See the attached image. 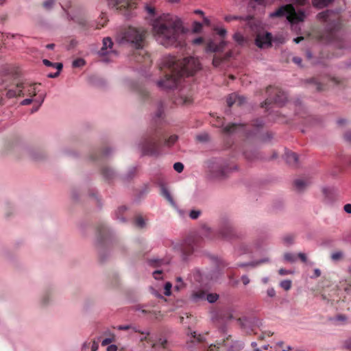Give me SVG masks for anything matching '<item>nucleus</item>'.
Returning a JSON list of instances; mask_svg holds the SVG:
<instances>
[{
    "mask_svg": "<svg viewBox=\"0 0 351 351\" xmlns=\"http://www.w3.org/2000/svg\"><path fill=\"white\" fill-rule=\"evenodd\" d=\"M166 103L160 100L156 104V110L154 114L153 124L147 133L142 137L138 147L143 156L158 157L162 154V147H171L178 139L176 134L165 139V131L160 126L165 118Z\"/></svg>",
    "mask_w": 351,
    "mask_h": 351,
    "instance_id": "obj_1",
    "label": "nucleus"
},
{
    "mask_svg": "<svg viewBox=\"0 0 351 351\" xmlns=\"http://www.w3.org/2000/svg\"><path fill=\"white\" fill-rule=\"evenodd\" d=\"M163 77L156 81L157 86L162 90L177 88L180 79L185 75H193L201 69V64L197 58L188 56L182 61L171 55L164 56L160 63Z\"/></svg>",
    "mask_w": 351,
    "mask_h": 351,
    "instance_id": "obj_2",
    "label": "nucleus"
},
{
    "mask_svg": "<svg viewBox=\"0 0 351 351\" xmlns=\"http://www.w3.org/2000/svg\"><path fill=\"white\" fill-rule=\"evenodd\" d=\"M153 31L156 41L165 47L185 46L186 31L177 16L167 14L160 16L153 23Z\"/></svg>",
    "mask_w": 351,
    "mask_h": 351,
    "instance_id": "obj_3",
    "label": "nucleus"
},
{
    "mask_svg": "<svg viewBox=\"0 0 351 351\" xmlns=\"http://www.w3.org/2000/svg\"><path fill=\"white\" fill-rule=\"evenodd\" d=\"M330 14L331 12L330 10H326L317 14L319 19L326 23V33L324 35L326 41L332 45L337 49L342 51V53L351 50V38L341 35V24L337 20H331L330 19Z\"/></svg>",
    "mask_w": 351,
    "mask_h": 351,
    "instance_id": "obj_4",
    "label": "nucleus"
},
{
    "mask_svg": "<svg viewBox=\"0 0 351 351\" xmlns=\"http://www.w3.org/2000/svg\"><path fill=\"white\" fill-rule=\"evenodd\" d=\"M144 33L138 29L129 27L121 34L119 38L120 43H128L136 49L131 57V60L143 63L141 70L146 75L145 68L149 64V56L143 50Z\"/></svg>",
    "mask_w": 351,
    "mask_h": 351,
    "instance_id": "obj_5",
    "label": "nucleus"
},
{
    "mask_svg": "<svg viewBox=\"0 0 351 351\" xmlns=\"http://www.w3.org/2000/svg\"><path fill=\"white\" fill-rule=\"evenodd\" d=\"M207 256L215 266V268L209 271L195 269L191 274V279L201 285H207L210 281L217 280L223 275V269L232 268L230 266V263L221 256L213 254H208Z\"/></svg>",
    "mask_w": 351,
    "mask_h": 351,
    "instance_id": "obj_6",
    "label": "nucleus"
},
{
    "mask_svg": "<svg viewBox=\"0 0 351 351\" xmlns=\"http://www.w3.org/2000/svg\"><path fill=\"white\" fill-rule=\"evenodd\" d=\"M264 125V121L262 119H256L252 121V128L250 129L249 126L243 123H230L224 125L221 121V127L222 132L226 135H232L237 133L244 134L247 138L256 137Z\"/></svg>",
    "mask_w": 351,
    "mask_h": 351,
    "instance_id": "obj_7",
    "label": "nucleus"
},
{
    "mask_svg": "<svg viewBox=\"0 0 351 351\" xmlns=\"http://www.w3.org/2000/svg\"><path fill=\"white\" fill-rule=\"evenodd\" d=\"M118 329L120 330H131V332H138L144 337L141 338V341H147V343L150 345L154 351H160L161 350L166 349L168 346V342L165 339L154 338V337H149L150 332L149 330H141L140 328L134 324H124L119 325Z\"/></svg>",
    "mask_w": 351,
    "mask_h": 351,
    "instance_id": "obj_8",
    "label": "nucleus"
},
{
    "mask_svg": "<svg viewBox=\"0 0 351 351\" xmlns=\"http://www.w3.org/2000/svg\"><path fill=\"white\" fill-rule=\"evenodd\" d=\"M217 231L221 239L230 241L237 238V233L232 216L228 214L221 215L219 219Z\"/></svg>",
    "mask_w": 351,
    "mask_h": 351,
    "instance_id": "obj_9",
    "label": "nucleus"
},
{
    "mask_svg": "<svg viewBox=\"0 0 351 351\" xmlns=\"http://www.w3.org/2000/svg\"><path fill=\"white\" fill-rule=\"evenodd\" d=\"M116 233L106 222L101 221L97 228L96 243L100 248L99 254L102 258V251L115 239Z\"/></svg>",
    "mask_w": 351,
    "mask_h": 351,
    "instance_id": "obj_10",
    "label": "nucleus"
},
{
    "mask_svg": "<svg viewBox=\"0 0 351 351\" xmlns=\"http://www.w3.org/2000/svg\"><path fill=\"white\" fill-rule=\"evenodd\" d=\"M229 160L221 157L212 158L207 162L208 171L214 178L221 179L226 177L229 169Z\"/></svg>",
    "mask_w": 351,
    "mask_h": 351,
    "instance_id": "obj_11",
    "label": "nucleus"
},
{
    "mask_svg": "<svg viewBox=\"0 0 351 351\" xmlns=\"http://www.w3.org/2000/svg\"><path fill=\"white\" fill-rule=\"evenodd\" d=\"M174 250L178 253L183 261H187L198 248V244L193 238L188 237L173 244Z\"/></svg>",
    "mask_w": 351,
    "mask_h": 351,
    "instance_id": "obj_12",
    "label": "nucleus"
},
{
    "mask_svg": "<svg viewBox=\"0 0 351 351\" xmlns=\"http://www.w3.org/2000/svg\"><path fill=\"white\" fill-rule=\"evenodd\" d=\"M266 93L267 98L262 104V107L265 108L267 110L269 109V106L271 103L281 106L285 104L287 100L285 93L277 87L269 86L267 88Z\"/></svg>",
    "mask_w": 351,
    "mask_h": 351,
    "instance_id": "obj_13",
    "label": "nucleus"
},
{
    "mask_svg": "<svg viewBox=\"0 0 351 351\" xmlns=\"http://www.w3.org/2000/svg\"><path fill=\"white\" fill-rule=\"evenodd\" d=\"M219 331L222 336V344L228 351H239L244 347V343L241 341H229L230 335H227V326L226 324H221L219 327Z\"/></svg>",
    "mask_w": 351,
    "mask_h": 351,
    "instance_id": "obj_14",
    "label": "nucleus"
},
{
    "mask_svg": "<svg viewBox=\"0 0 351 351\" xmlns=\"http://www.w3.org/2000/svg\"><path fill=\"white\" fill-rule=\"evenodd\" d=\"M66 15L69 20L77 23L84 31H86L89 27L91 26L90 23L87 21L84 12L82 10L76 11L73 14L66 12Z\"/></svg>",
    "mask_w": 351,
    "mask_h": 351,
    "instance_id": "obj_15",
    "label": "nucleus"
},
{
    "mask_svg": "<svg viewBox=\"0 0 351 351\" xmlns=\"http://www.w3.org/2000/svg\"><path fill=\"white\" fill-rule=\"evenodd\" d=\"M187 335L189 339L186 341V346L187 349L191 351H194L196 348V344L202 343L206 341V334H197L195 331H191L190 329L188 330Z\"/></svg>",
    "mask_w": 351,
    "mask_h": 351,
    "instance_id": "obj_16",
    "label": "nucleus"
},
{
    "mask_svg": "<svg viewBox=\"0 0 351 351\" xmlns=\"http://www.w3.org/2000/svg\"><path fill=\"white\" fill-rule=\"evenodd\" d=\"M128 86L134 92H135L143 101H148L149 98V92L148 89L143 84L134 80L128 81Z\"/></svg>",
    "mask_w": 351,
    "mask_h": 351,
    "instance_id": "obj_17",
    "label": "nucleus"
},
{
    "mask_svg": "<svg viewBox=\"0 0 351 351\" xmlns=\"http://www.w3.org/2000/svg\"><path fill=\"white\" fill-rule=\"evenodd\" d=\"M114 152L115 149L112 147H106L101 152L93 150L89 156V159L93 162H99L103 158H108L112 156Z\"/></svg>",
    "mask_w": 351,
    "mask_h": 351,
    "instance_id": "obj_18",
    "label": "nucleus"
},
{
    "mask_svg": "<svg viewBox=\"0 0 351 351\" xmlns=\"http://www.w3.org/2000/svg\"><path fill=\"white\" fill-rule=\"evenodd\" d=\"M101 174L105 182L112 184L119 177L118 172L112 167L104 165L100 169Z\"/></svg>",
    "mask_w": 351,
    "mask_h": 351,
    "instance_id": "obj_19",
    "label": "nucleus"
},
{
    "mask_svg": "<svg viewBox=\"0 0 351 351\" xmlns=\"http://www.w3.org/2000/svg\"><path fill=\"white\" fill-rule=\"evenodd\" d=\"M255 44L261 49L271 47L272 45L271 34L267 32L257 34L255 38Z\"/></svg>",
    "mask_w": 351,
    "mask_h": 351,
    "instance_id": "obj_20",
    "label": "nucleus"
},
{
    "mask_svg": "<svg viewBox=\"0 0 351 351\" xmlns=\"http://www.w3.org/2000/svg\"><path fill=\"white\" fill-rule=\"evenodd\" d=\"M322 193L324 202L330 204L335 201L338 195V190L334 186H324Z\"/></svg>",
    "mask_w": 351,
    "mask_h": 351,
    "instance_id": "obj_21",
    "label": "nucleus"
},
{
    "mask_svg": "<svg viewBox=\"0 0 351 351\" xmlns=\"http://www.w3.org/2000/svg\"><path fill=\"white\" fill-rule=\"evenodd\" d=\"M199 234L202 239H206L210 241H214L219 239L217 235V231H215L206 225H203L201 227Z\"/></svg>",
    "mask_w": 351,
    "mask_h": 351,
    "instance_id": "obj_22",
    "label": "nucleus"
},
{
    "mask_svg": "<svg viewBox=\"0 0 351 351\" xmlns=\"http://www.w3.org/2000/svg\"><path fill=\"white\" fill-rule=\"evenodd\" d=\"M269 17L270 19L285 17L289 21L291 19V14L289 11L288 6L287 5H282L275 11L270 12Z\"/></svg>",
    "mask_w": 351,
    "mask_h": 351,
    "instance_id": "obj_23",
    "label": "nucleus"
},
{
    "mask_svg": "<svg viewBox=\"0 0 351 351\" xmlns=\"http://www.w3.org/2000/svg\"><path fill=\"white\" fill-rule=\"evenodd\" d=\"M128 210L126 206H119L112 214V217L120 223H126L128 222V219L124 216L125 212Z\"/></svg>",
    "mask_w": 351,
    "mask_h": 351,
    "instance_id": "obj_24",
    "label": "nucleus"
},
{
    "mask_svg": "<svg viewBox=\"0 0 351 351\" xmlns=\"http://www.w3.org/2000/svg\"><path fill=\"white\" fill-rule=\"evenodd\" d=\"M113 43L110 38L106 37L103 39L102 47L99 50L98 54L99 56H105L110 53L114 52L112 49Z\"/></svg>",
    "mask_w": 351,
    "mask_h": 351,
    "instance_id": "obj_25",
    "label": "nucleus"
},
{
    "mask_svg": "<svg viewBox=\"0 0 351 351\" xmlns=\"http://www.w3.org/2000/svg\"><path fill=\"white\" fill-rule=\"evenodd\" d=\"M206 291L203 289H195L192 291L190 300L195 303L206 300Z\"/></svg>",
    "mask_w": 351,
    "mask_h": 351,
    "instance_id": "obj_26",
    "label": "nucleus"
},
{
    "mask_svg": "<svg viewBox=\"0 0 351 351\" xmlns=\"http://www.w3.org/2000/svg\"><path fill=\"white\" fill-rule=\"evenodd\" d=\"M226 101L228 107L230 108L234 104L237 106L243 105L246 102V98L236 93H232L228 97Z\"/></svg>",
    "mask_w": 351,
    "mask_h": 351,
    "instance_id": "obj_27",
    "label": "nucleus"
},
{
    "mask_svg": "<svg viewBox=\"0 0 351 351\" xmlns=\"http://www.w3.org/2000/svg\"><path fill=\"white\" fill-rule=\"evenodd\" d=\"M237 253L239 255L252 254L254 252V245L250 243H241L237 249Z\"/></svg>",
    "mask_w": 351,
    "mask_h": 351,
    "instance_id": "obj_28",
    "label": "nucleus"
},
{
    "mask_svg": "<svg viewBox=\"0 0 351 351\" xmlns=\"http://www.w3.org/2000/svg\"><path fill=\"white\" fill-rule=\"evenodd\" d=\"M226 46V43L224 41H221L219 44L214 43L213 41H210L206 47V51L208 52H221L223 50Z\"/></svg>",
    "mask_w": 351,
    "mask_h": 351,
    "instance_id": "obj_29",
    "label": "nucleus"
},
{
    "mask_svg": "<svg viewBox=\"0 0 351 351\" xmlns=\"http://www.w3.org/2000/svg\"><path fill=\"white\" fill-rule=\"evenodd\" d=\"M306 18V12L303 10H298L294 11L293 16H291V19L289 20L290 23L293 25L294 23H300L304 21Z\"/></svg>",
    "mask_w": 351,
    "mask_h": 351,
    "instance_id": "obj_30",
    "label": "nucleus"
},
{
    "mask_svg": "<svg viewBox=\"0 0 351 351\" xmlns=\"http://www.w3.org/2000/svg\"><path fill=\"white\" fill-rule=\"evenodd\" d=\"M160 195L162 197H164L172 206L176 207V203L174 201L173 197L171 196V193L167 189V187L164 184H160Z\"/></svg>",
    "mask_w": 351,
    "mask_h": 351,
    "instance_id": "obj_31",
    "label": "nucleus"
},
{
    "mask_svg": "<svg viewBox=\"0 0 351 351\" xmlns=\"http://www.w3.org/2000/svg\"><path fill=\"white\" fill-rule=\"evenodd\" d=\"M254 19V16L248 14L244 16H239V15H227L225 16L224 19L226 22H230L232 20H239L245 21L247 23H250Z\"/></svg>",
    "mask_w": 351,
    "mask_h": 351,
    "instance_id": "obj_32",
    "label": "nucleus"
},
{
    "mask_svg": "<svg viewBox=\"0 0 351 351\" xmlns=\"http://www.w3.org/2000/svg\"><path fill=\"white\" fill-rule=\"evenodd\" d=\"M110 6L116 8L117 10H126L128 6L127 0H107Z\"/></svg>",
    "mask_w": 351,
    "mask_h": 351,
    "instance_id": "obj_33",
    "label": "nucleus"
},
{
    "mask_svg": "<svg viewBox=\"0 0 351 351\" xmlns=\"http://www.w3.org/2000/svg\"><path fill=\"white\" fill-rule=\"evenodd\" d=\"M286 162L292 166H297L298 163V156L296 153L287 152L285 155Z\"/></svg>",
    "mask_w": 351,
    "mask_h": 351,
    "instance_id": "obj_34",
    "label": "nucleus"
},
{
    "mask_svg": "<svg viewBox=\"0 0 351 351\" xmlns=\"http://www.w3.org/2000/svg\"><path fill=\"white\" fill-rule=\"evenodd\" d=\"M267 0H250L247 3L248 12L254 11L256 8V5L265 6Z\"/></svg>",
    "mask_w": 351,
    "mask_h": 351,
    "instance_id": "obj_35",
    "label": "nucleus"
},
{
    "mask_svg": "<svg viewBox=\"0 0 351 351\" xmlns=\"http://www.w3.org/2000/svg\"><path fill=\"white\" fill-rule=\"evenodd\" d=\"M88 195L96 201L97 207L101 208L103 202L101 196L98 193V191L95 189H90Z\"/></svg>",
    "mask_w": 351,
    "mask_h": 351,
    "instance_id": "obj_36",
    "label": "nucleus"
},
{
    "mask_svg": "<svg viewBox=\"0 0 351 351\" xmlns=\"http://www.w3.org/2000/svg\"><path fill=\"white\" fill-rule=\"evenodd\" d=\"M137 171V167L136 166H132L130 167L128 170V171L123 176H121L120 178L123 181H128L131 179H132L136 173Z\"/></svg>",
    "mask_w": 351,
    "mask_h": 351,
    "instance_id": "obj_37",
    "label": "nucleus"
},
{
    "mask_svg": "<svg viewBox=\"0 0 351 351\" xmlns=\"http://www.w3.org/2000/svg\"><path fill=\"white\" fill-rule=\"evenodd\" d=\"M17 87L19 88V93H16L15 90L10 89L6 93V97L8 98H14L17 96H21L23 95L22 88H23V85L22 83H19L17 84Z\"/></svg>",
    "mask_w": 351,
    "mask_h": 351,
    "instance_id": "obj_38",
    "label": "nucleus"
},
{
    "mask_svg": "<svg viewBox=\"0 0 351 351\" xmlns=\"http://www.w3.org/2000/svg\"><path fill=\"white\" fill-rule=\"evenodd\" d=\"M178 97L175 100V104L177 105L187 104L190 102L191 99L189 97L184 95L182 93H179Z\"/></svg>",
    "mask_w": 351,
    "mask_h": 351,
    "instance_id": "obj_39",
    "label": "nucleus"
},
{
    "mask_svg": "<svg viewBox=\"0 0 351 351\" xmlns=\"http://www.w3.org/2000/svg\"><path fill=\"white\" fill-rule=\"evenodd\" d=\"M346 320L347 317L342 314H339L335 317L329 318V321L335 325H340L339 322H344Z\"/></svg>",
    "mask_w": 351,
    "mask_h": 351,
    "instance_id": "obj_40",
    "label": "nucleus"
},
{
    "mask_svg": "<svg viewBox=\"0 0 351 351\" xmlns=\"http://www.w3.org/2000/svg\"><path fill=\"white\" fill-rule=\"evenodd\" d=\"M309 184V182L302 179H297L294 181V185L297 190H304Z\"/></svg>",
    "mask_w": 351,
    "mask_h": 351,
    "instance_id": "obj_41",
    "label": "nucleus"
},
{
    "mask_svg": "<svg viewBox=\"0 0 351 351\" xmlns=\"http://www.w3.org/2000/svg\"><path fill=\"white\" fill-rule=\"evenodd\" d=\"M334 0H312L313 5L319 8H322L327 6L329 3Z\"/></svg>",
    "mask_w": 351,
    "mask_h": 351,
    "instance_id": "obj_42",
    "label": "nucleus"
},
{
    "mask_svg": "<svg viewBox=\"0 0 351 351\" xmlns=\"http://www.w3.org/2000/svg\"><path fill=\"white\" fill-rule=\"evenodd\" d=\"M243 155L246 159L248 160H253L256 158H258V153L256 150H253L252 152H249L247 150H245L243 152Z\"/></svg>",
    "mask_w": 351,
    "mask_h": 351,
    "instance_id": "obj_43",
    "label": "nucleus"
},
{
    "mask_svg": "<svg viewBox=\"0 0 351 351\" xmlns=\"http://www.w3.org/2000/svg\"><path fill=\"white\" fill-rule=\"evenodd\" d=\"M149 265L153 267H158L163 264L167 263V262L162 258H153L148 261Z\"/></svg>",
    "mask_w": 351,
    "mask_h": 351,
    "instance_id": "obj_44",
    "label": "nucleus"
},
{
    "mask_svg": "<svg viewBox=\"0 0 351 351\" xmlns=\"http://www.w3.org/2000/svg\"><path fill=\"white\" fill-rule=\"evenodd\" d=\"M134 225L138 228H144L146 226V222L143 217L137 216L134 219Z\"/></svg>",
    "mask_w": 351,
    "mask_h": 351,
    "instance_id": "obj_45",
    "label": "nucleus"
},
{
    "mask_svg": "<svg viewBox=\"0 0 351 351\" xmlns=\"http://www.w3.org/2000/svg\"><path fill=\"white\" fill-rule=\"evenodd\" d=\"M62 68H63V64L62 63H58L56 64V68L57 69V71L55 73H50L47 74V77L49 78L57 77L58 76H59L61 70L62 69Z\"/></svg>",
    "mask_w": 351,
    "mask_h": 351,
    "instance_id": "obj_46",
    "label": "nucleus"
},
{
    "mask_svg": "<svg viewBox=\"0 0 351 351\" xmlns=\"http://www.w3.org/2000/svg\"><path fill=\"white\" fill-rule=\"evenodd\" d=\"M219 299V295L217 293H206V300L209 303L213 304Z\"/></svg>",
    "mask_w": 351,
    "mask_h": 351,
    "instance_id": "obj_47",
    "label": "nucleus"
},
{
    "mask_svg": "<svg viewBox=\"0 0 351 351\" xmlns=\"http://www.w3.org/2000/svg\"><path fill=\"white\" fill-rule=\"evenodd\" d=\"M306 82L309 84H313L315 86V88L317 91H321L322 90V84L314 77L308 79Z\"/></svg>",
    "mask_w": 351,
    "mask_h": 351,
    "instance_id": "obj_48",
    "label": "nucleus"
},
{
    "mask_svg": "<svg viewBox=\"0 0 351 351\" xmlns=\"http://www.w3.org/2000/svg\"><path fill=\"white\" fill-rule=\"evenodd\" d=\"M285 261L289 263H294L296 261V255L291 252H287L284 255Z\"/></svg>",
    "mask_w": 351,
    "mask_h": 351,
    "instance_id": "obj_49",
    "label": "nucleus"
},
{
    "mask_svg": "<svg viewBox=\"0 0 351 351\" xmlns=\"http://www.w3.org/2000/svg\"><path fill=\"white\" fill-rule=\"evenodd\" d=\"M85 60L83 58H79L73 61L72 66L74 68H80L85 65Z\"/></svg>",
    "mask_w": 351,
    "mask_h": 351,
    "instance_id": "obj_50",
    "label": "nucleus"
},
{
    "mask_svg": "<svg viewBox=\"0 0 351 351\" xmlns=\"http://www.w3.org/2000/svg\"><path fill=\"white\" fill-rule=\"evenodd\" d=\"M291 280H284L280 282V287L285 289V291H288L291 287Z\"/></svg>",
    "mask_w": 351,
    "mask_h": 351,
    "instance_id": "obj_51",
    "label": "nucleus"
},
{
    "mask_svg": "<svg viewBox=\"0 0 351 351\" xmlns=\"http://www.w3.org/2000/svg\"><path fill=\"white\" fill-rule=\"evenodd\" d=\"M202 23L199 21H194L192 25V30L194 33H199L202 29Z\"/></svg>",
    "mask_w": 351,
    "mask_h": 351,
    "instance_id": "obj_52",
    "label": "nucleus"
},
{
    "mask_svg": "<svg viewBox=\"0 0 351 351\" xmlns=\"http://www.w3.org/2000/svg\"><path fill=\"white\" fill-rule=\"evenodd\" d=\"M80 191L79 189L73 188L71 189V196L73 200L77 201L80 198Z\"/></svg>",
    "mask_w": 351,
    "mask_h": 351,
    "instance_id": "obj_53",
    "label": "nucleus"
},
{
    "mask_svg": "<svg viewBox=\"0 0 351 351\" xmlns=\"http://www.w3.org/2000/svg\"><path fill=\"white\" fill-rule=\"evenodd\" d=\"M237 267H256V263H255V261H250L247 263H241L237 264Z\"/></svg>",
    "mask_w": 351,
    "mask_h": 351,
    "instance_id": "obj_54",
    "label": "nucleus"
},
{
    "mask_svg": "<svg viewBox=\"0 0 351 351\" xmlns=\"http://www.w3.org/2000/svg\"><path fill=\"white\" fill-rule=\"evenodd\" d=\"M293 241L294 237L292 234H287L283 237V241L287 245H292L293 243Z\"/></svg>",
    "mask_w": 351,
    "mask_h": 351,
    "instance_id": "obj_55",
    "label": "nucleus"
},
{
    "mask_svg": "<svg viewBox=\"0 0 351 351\" xmlns=\"http://www.w3.org/2000/svg\"><path fill=\"white\" fill-rule=\"evenodd\" d=\"M223 61V59L222 58L215 56L212 61V64L214 67H219Z\"/></svg>",
    "mask_w": 351,
    "mask_h": 351,
    "instance_id": "obj_56",
    "label": "nucleus"
},
{
    "mask_svg": "<svg viewBox=\"0 0 351 351\" xmlns=\"http://www.w3.org/2000/svg\"><path fill=\"white\" fill-rule=\"evenodd\" d=\"M233 39L239 44H242L244 41L243 35L240 32H236L233 35Z\"/></svg>",
    "mask_w": 351,
    "mask_h": 351,
    "instance_id": "obj_57",
    "label": "nucleus"
},
{
    "mask_svg": "<svg viewBox=\"0 0 351 351\" xmlns=\"http://www.w3.org/2000/svg\"><path fill=\"white\" fill-rule=\"evenodd\" d=\"M172 285L169 282H165L164 285V294L167 296H169L171 295V290Z\"/></svg>",
    "mask_w": 351,
    "mask_h": 351,
    "instance_id": "obj_58",
    "label": "nucleus"
},
{
    "mask_svg": "<svg viewBox=\"0 0 351 351\" xmlns=\"http://www.w3.org/2000/svg\"><path fill=\"white\" fill-rule=\"evenodd\" d=\"M201 215V211L199 210H191L189 213V217L192 219H197Z\"/></svg>",
    "mask_w": 351,
    "mask_h": 351,
    "instance_id": "obj_59",
    "label": "nucleus"
},
{
    "mask_svg": "<svg viewBox=\"0 0 351 351\" xmlns=\"http://www.w3.org/2000/svg\"><path fill=\"white\" fill-rule=\"evenodd\" d=\"M173 169L178 173H181L184 170V165L180 162H177L173 164Z\"/></svg>",
    "mask_w": 351,
    "mask_h": 351,
    "instance_id": "obj_60",
    "label": "nucleus"
},
{
    "mask_svg": "<svg viewBox=\"0 0 351 351\" xmlns=\"http://www.w3.org/2000/svg\"><path fill=\"white\" fill-rule=\"evenodd\" d=\"M135 309L136 311L141 312L143 315L152 314V311H151L149 310L145 309L143 306H141V305L136 306Z\"/></svg>",
    "mask_w": 351,
    "mask_h": 351,
    "instance_id": "obj_61",
    "label": "nucleus"
},
{
    "mask_svg": "<svg viewBox=\"0 0 351 351\" xmlns=\"http://www.w3.org/2000/svg\"><path fill=\"white\" fill-rule=\"evenodd\" d=\"M54 3H55V0H46L43 3V7L46 10H49L52 8Z\"/></svg>",
    "mask_w": 351,
    "mask_h": 351,
    "instance_id": "obj_62",
    "label": "nucleus"
},
{
    "mask_svg": "<svg viewBox=\"0 0 351 351\" xmlns=\"http://www.w3.org/2000/svg\"><path fill=\"white\" fill-rule=\"evenodd\" d=\"M146 12L151 16H154L156 14L155 8L148 4L145 6Z\"/></svg>",
    "mask_w": 351,
    "mask_h": 351,
    "instance_id": "obj_63",
    "label": "nucleus"
},
{
    "mask_svg": "<svg viewBox=\"0 0 351 351\" xmlns=\"http://www.w3.org/2000/svg\"><path fill=\"white\" fill-rule=\"evenodd\" d=\"M50 302V296L49 293H46L43 295L41 302L43 305H47Z\"/></svg>",
    "mask_w": 351,
    "mask_h": 351,
    "instance_id": "obj_64",
    "label": "nucleus"
}]
</instances>
